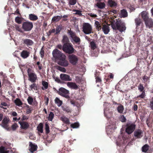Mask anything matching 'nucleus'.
<instances>
[{
  "label": "nucleus",
  "mask_w": 153,
  "mask_h": 153,
  "mask_svg": "<svg viewBox=\"0 0 153 153\" xmlns=\"http://www.w3.org/2000/svg\"><path fill=\"white\" fill-rule=\"evenodd\" d=\"M111 27L114 30H118L120 32L124 31L126 28L124 23L120 21L113 23L111 24Z\"/></svg>",
  "instance_id": "obj_1"
},
{
  "label": "nucleus",
  "mask_w": 153,
  "mask_h": 153,
  "mask_svg": "<svg viewBox=\"0 0 153 153\" xmlns=\"http://www.w3.org/2000/svg\"><path fill=\"white\" fill-rule=\"evenodd\" d=\"M104 106L105 116L107 118H110L113 113L111 105L108 103L105 102L104 104Z\"/></svg>",
  "instance_id": "obj_2"
},
{
  "label": "nucleus",
  "mask_w": 153,
  "mask_h": 153,
  "mask_svg": "<svg viewBox=\"0 0 153 153\" xmlns=\"http://www.w3.org/2000/svg\"><path fill=\"white\" fill-rule=\"evenodd\" d=\"M82 31L85 34H89L93 33L92 26L88 23H84L82 26Z\"/></svg>",
  "instance_id": "obj_3"
},
{
  "label": "nucleus",
  "mask_w": 153,
  "mask_h": 153,
  "mask_svg": "<svg viewBox=\"0 0 153 153\" xmlns=\"http://www.w3.org/2000/svg\"><path fill=\"white\" fill-rule=\"evenodd\" d=\"M62 50L68 54L73 53L74 50L72 45L71 43L64 44L62 47Z\"/></svg>",
  "instance_id": "obj_4"
},
{
  "label": "nucleus",
  "mask_w": 153,
  "mask_h": 153,
  "mask_svg": "<svg viewBox=\"0 0 153 153\" xmlns=\"http://www.w3.org/2000/svg\"><path fill=\"white\" fill-rule=\"evenodd\" d=\"M68 34L71 38L72 42H74L78 44H79L80 41V39L77 36L75 33L71 30H68Z\"/></svg>",
  "instance_id": "obj_5"
},
{
  "label": "nucleus",
  "mask_w": 153,
  "mask_h": 153,
  "mask_svg": "<svg viewBox=\"0 0 153 153\" xmlns=\"http://www.w3.org/2000/svg\"><path fill=\"white\" fill-rule=\"evenodd\" d=\"M33 26V24L32 22L27 21L23 23L22 27L25 31H28L30 30Z\"/></svg>",
  "instance_id": "obj_6"
},
{
  "label": "nucleus",
  "mask_w": 153,
  "mask_h": 153,
  "mask_svg": "<svg viewBox=\"0 0 153 153\" xmlns=\"http://www.w3.org/2000/svg\"><path fill=\"white\" fill-rule=\"evenodd\" d=\"M52 54L53 57L57 60H59L65 55L57 49H55L53 51Z\"/></svg>",
  "instance_id": "obj_7"
},
{
  "label": "nucleus",
  "mask_w": 153,
  "mask_h": 153,
  "mask_svg": "<svg viewBox=\"0 0 153 153\" xmlns=\"http://www.w3.org/2000/svg\"><path fill=\"white\" fill-rule=\"evenodd\" d=\"M66 56L65 55L58 60L57 63L59 65L64 67H67L69 65L68 62L66 60Z\"/></svg>",
  "instance_id": "obj_8"
},
{
  "label": "nucleus",
  "mask_w": 153,
  "mask_h": 153,
  "mask_svg": "<svg viewBox=\"0 0 153 153\" xmlns=\"http://www.w3.org/2000/svg\"><path fill=\"white\" fill-rule=\"evenodd\" d=\"M136 126L133 123L128 124L126 125V132L128 134L132 133L135 129Z\"/></svg>",
  "instance_id": "obj_9"
},
{
  "label": "nucleus",
  "mask_w": 153,
  "mask_h": 153,
  "mask_svg": "<svg viewBox=\"0 0 153 153\" xmlns=\"http://www.w3.org/2000/svg\"><path fill=\"white\" fill-rule=\"evenodd\" d=\"M29 69L27 70L28 80L31 82L33 83L36 82L37 79V76L36 74L34 72H30Z\"/></svg>",
  "instance_id": "obj_10"
},
{
  "label": "nucleus",
  "mask_w": 153,
  "mask_h": 153,
  "mask_svg": "<svg viewBox=\"0 0 153 153\" xmlns=\"http://www.w3.org/2000/svg\"><path fill=\"white\" fill-rule=\"evenodd\" d=\"M58 93L62 96L66 98L69 97L68 95L69 93V91L61 87L60 88Z\"/></svg>",
  "instance_id": "obj_11"
},
{
  "label": "nucleus",
  "mask_w": 153,
  "mask_h": 153,
  "mask_svg": "<svg viewBox=\"0 0 153 153\" xmlns=\"http://www.w3.org/2000/svg\"><path fill=\"white\" fill-rule=\"evenodd\" d=\"M68 59L70 62L73 65H76L78 60L77 56L74 54L69 55Z\"/></svg>",
  "instance_id": "obj_12"
},
{
  "label": "nucleus",
  "mask_w": 153,
  "mask_h": 153,
  "mask_svg": "<svg viewBox=\"0 0 153 153\" xmlns=\"http://www.w3.org/2000/svg\"><path fill=\"white\" fill-rule=\"evenodd\" d=\"M9 119L7 117H5L2 122L1 126L4 128L6 129L7 130H9L10 128H8L7 124L9 121Z\"/></svg>",
  "instance_id": "obj_13"
},
{
  "label": "nucleus",
  "mask_w": 153,
  "mask_h": 153,
  "mask_svg": "<svg viewBox=\"0 0 153 153\" xmlns=\"http://www.w3.org/2000/svg\"><path fill=\"white\" fill-rule=\"evenodd\" d=\"M60 77L61 79L63 81H71L72 80V79L70 76L66 74H61Z\"/></svg>",
  "instance_id": "obj_14"
},
{
  "label": "nucleus",
  "mask_w": 153,
  "mask_h": 153,
  "mask_svg": "<svg viewBox=\"0 0 153 153\" xmlns=\"http://www.w3.org/2000/svg\"><path fill=\"white\" fill-rule=\"evenodd\" d=\"M140 14L145 22L149 19L148 12L146 11H143L140 13Z\"/></svg>",
  "instance_id": "obj_15"
},
{
  "label": "nucleus",
  "mask_w": 153,
  "mask_h": 153,
  "mask_svg": "<svg viewBox=\"0 0 153 153\" xmlns=\"http://www.w3.org/2000/svg\"><path fill=\"white\" fill-rule=\"evenodd\" d=\"M19 123L20 125V128L21 129H27L29 126L28 123L25 121H19Z\"/></svg>",
  "instance_id": "obj_16"
},
{
  "label": "nucleus",
  "mask_w": 153,
  "mask_h": 153,
  "mask_svg": "<svg viewBox=\"0 0 153 153\" xmlns=\"http://www.w3.org/2000/svg\"><path fill=\"white\" fill-rule=\"evenodd\" d=\"M37 148V146L33 144L31 142H29V150L31 153L36 150Z\"/></svg>",
  "instance_id": "obj_17"
},
{
  "label": "nucleus",
  "mask_w": 153,
  "mask_h": 153,
  "mask_svg": "<svg viewBox=\"0 0 153 153\" xmlns=\"http://www.w3.org/2000/svg\"><path fill=\"white\" fill-rule=\"evenodd\" d=\"M23 44L27 46H31L33 44V42L29 39H23Z\"/></svg>",
  "instance_id": "obj_18"
},
{
  "label": "nucleus",
  "mask_w": 153,
  "mask_h": 153,
  "mask_svg": "<svg viewBox=\"0 0 153 153\" xmlns=\"http://www.w3.org/2000/svg\"><path fill=\"white\" fill-rule=\"evenodd\" d=\"M134 135L137 138H141L143 136V133L141 130L138 129L135 131Z\"/></svg>",
  "instance_id": "obj_19"
},
{
  "label": "nucleus",
  "mask_w": 153,
  "mask_h": 153,
  "mask_svg": "<svg viewBox=\"0 0 153 153\" xmlns=\"http://www.w3.org/2000/svg\"><path fill=\"white\" fill-rule=\"evenodd\" d=\"M146 27L150 28L153 27V22L152 19H149L145 22Z\"/></svg>",
  "instance_id": "obj_20"
},
{
  "label": "nucleus",
  "mask_w": 153,
  "mask_h": 153,
  "mask_svg": "<svg viewBox=\"0 0 153 153\" xmlns=\"http://www.w3.org/2000/svg\"><path fill=\"white\" fill-rule=\"evenodd\" d=\"M102 30L105 34H108L110 31V28L108 25H104L102 28Z\"/></svg>",
  "instance_id": "obj_21"
},
{
  "label": "nucleus",
  "mask_w": 153,
  "mask_h": 153,
  "mask_svg": "<svg viewBox=\"0 0 153 153\" xmlns=\"http://www.w3.org/2000/svg\"><path fill=\"white\" fill-rule=\"evenodd\" d=\"M30 53L26 51H23L21 53V56L24 59L27 58L29 55Z\"/></svg>",
  "instance_id": "obj_22"
},
{
  "label": "nucleus",
  "mask_w": 153,
  "mask_h": 153,
  "mask_svg": "<svg viewBox=\"0 0 153 153\" xmlns=\"http://www.w3.org/2000/svg\"><path fill=\"white\" fill-rule=\"evenodd\" d=\"M67 85L69 87L72 89H77L78 88L77 85L75 83L72 82H68Z\"/></svg>",
  "instance_id": "obj_23"
},
{
  "label": "nucleus",
  "mask_w": 153,
  "mask_h": 153,
  "mask_svg": "<svg viewBox=\"0 0 153 153\" xmlns=\"http://www.w3.org/2000/svg\"><path fill=\"white\" fill-rule=\"evenodd\" d=\"M60 119L61 121L66 124H70V123L69 119L64 115L62 116Z\"/></svg>",
  "instance_id": "obj_24"
},
{
  "label": "nucleus",
  "mask_w": 153,
  "mask_h": 153,
  "mask_svg": "<svg viewBox=\"0 0 153 153\" xmlns=\"http://www.w3.org/2000/svg\"><path fill=\"white\" fill-rule=\"evenodd\" d=\"M29 18L31 21H35L38 19V17L34 14L31 13L29 15Z\"/></svg>",
  "instance_id": "obj_25"
},
{
  "label": "nucleus",
  "mask_w": 153,
  "mask_h": 153,
  "mask_svg": "<svg viewBox=\"0 0 153 153\" xmlns=\"http://www.w3.org/2000/svg\"><path fill=\"white\" fill-rule=\"evenodd\" d=\"M95 5L98 7V8L102 9L105 7V4L104 3L100 2L99 1V2H98L97 3L95 4Z\"/></svg>",
  "instance_id": "obj_26"
},
{
  "label": "nucleus",
  "mask_w": 153,
  "mask_h": 153,
  "mask_svg": "<svg viewBox=\"0 0 153 153\" xmlns=\"http://www.w3.org/2000/svg\"><path fill=\"white\" fill-rule=\"evenodd\" d=\"M101 25V23L100 22L97 21H95L94 25L96 27V29L98 30H100L102 29Z\"/></svg>",
  "instance_id": "obj_27"
},
{
  "label": "nucleus",
  "mask_w": 153,
  "mask_h": 153,
  "mask_svg": "<svg viewBox=\"0 0 153 153\" xmlns=\"http://www.w3.org/2000/svg\"><path fill=\"white\" fill-rule=\"evenodd\" d=\"M62 17V16H55L52 18V22H57L60 20Z\"/></svg>",
  "instance_id": "obj_28"
},
{
  "label": "nucleus",
  "mask_w": 153,
  "mask_h": 153,
  "mask_svg": "<svg viewBox=\"0 0 153 153\" xmlns=\"http://www.w3.org/2000/svg\"><path fill=\"white\" fill-rule=\"evenodd\" d=\"M10 151L4 147L3 146L0 147V153H10Z\"/></svg>",
  "instance_id": "obj_29"
},
{
  "label": "nucleus",
  "mask_w": 153,
  "mask_h": 153,
  "mask_svg": "<svg viewBox=\"0 0 153 153\" xmlns=\"http://www.w3.org/2000/svg\"><path fill=\"white\" fill-rule=\"evenodd\" d=\"M120 16L121 17L123 18L127 16L128 13L126 10L124 9L121 10Z\"/></svg>",
  "instance_id": "obj_30"
},
{
  "label": "nucleus",
  "mask_w": 153,
  "mask_h": 153,
  "mask_svg": "<svg viewBox=\"0 0 153 153\" xmlns=\"http://www.w3.org/2000/svg\"><path fill=\"white\" fill-rule=\"evenodd\" d=\"M55 102L57 105L58 107H60L62 105V102L58 98L56 97L55 100Z\"/></svg>",
  "instance_id": "obj_31"
},
{
  "label": "nucleus",
  "mask_w": 153,
  "mask_h": 153,
  "mask_svg": "<svg viewBox=\"0 0 153 153\" xmlns=\"http://www.w3.org/2000/svg\"><path fill=\"white\" fill-rule=\"evenodd\" d=\"M108 4L111 7H115L117 5V3L112 0H109L108 1Z\"/></svg>",
  "instance_id": "obj_32"
},
{
  "label": "nucleus",
  "mask_w": 153,
  "mask_h": 153,
  "mask_svg": "<svg viewBox=\"0 0 153 153\" xmlns=\"http://www.w3.org/2000/svg\"><path fill=\"white\" fill-rule=\"evenodd\" d=\"M149 146L147 144H146L144 145L142 147V151L143 152H146L149 149Z\"/></svg>",
  "instance_id": "obj_33"
},
{
  "label": "nucleus",
  "mask_w": 153,
  "mask_h": 153,
  "mask_svg": "<svg viewBox=\"0 0 153 153\" xmlns=\"http://www.w3.org/2000/svg\"><path fill=\"white\" fill-rule=\"evenodd\" d=\"M135 22L137 26H139L142 22V20L140 18H137L135 19Z\"/></svg>",
  "instance_id": "obj_34"
},
{
  "label": "nucleus",
  "mask_w": 153,
  "mask_h": 153,
  "mask_svg": "<svg viewBox=\"0 0 153 153\" xmlns=\"http://www.w3.org/2000/svg\"><path fill=\"white\" fill-rule=\"evenodd\" d=\"M42 84L44 87H42V89L44 90L48 88V83L46 81H42Z\"/></svg>",
  "instance_id": "obj_35"
},
{
  "label": "nucleus",
  "mask_w": 153,
  "mask_h": 153,
  "mask_svg": "<svg viewBox=\"0 0 153 153\" xmlns=\"http://www.w3.org/2000/svg\"><path fill=\"white\" fill-rule=\"evenodd\" d=\"M43 126L42 123H40L37 127L38 131L41 133L43 132Z\"/></svg>",
  "instance_id": "obj_36"
},
{
  "label": "nucleus",
  "mask_w": 153,
  "mask_h": 153,
  "mask_svg": "<svg viewBox=\"0 0 153 153\" xmlns=\"http://www.w3.org/2000/svg\"><path fill=\"white\" fill-rule=\"evenodd\" d=\"M54 116V114L52 112H51L49 114L48 116V120L50 121H52Z\"/></svg>",
  "instance_id": "obj_37"
},
{
  "label": "nucleus",
  "mask_w": 153,
  "mask_h": 153,
  "mask_svg": "<svg viewBox=\"0 0 153 153\" xmlns=\"http://www.w3.org/2000/svg\"><path fill=\"white\" fill-rule=\"evenodd\" d=\"M37 89V87L35 83H33L31 84L30 86V90H36Z\"/></svg>",
  "instance_id": "obj_38"
},
{
  "label": "nucleus",
  "mask_w": 153,
  "mask_h": 153,
  "mask_svg": "<svg viewBox=\"0 0 153 153\" xmlns=\"http://www.w3.org/2000/svg\"><path fill=\"white\" fill-rule=\"evenodd\" d=\"M14 26L16 30L21 33L23 32V30L20 27V25L15 24L14 25Z\"/></svg>",
  "instance_id": "obj_39"
},
{
  "label": "nucleus",
  "mask_w": 153,
  "mask_h": 153,
  "mask_svg": "<svg viewBox=\"0 0 153 153\" xmlns=\"http://www.w3.org/2000/svg\"><path fill=\"white\" fill-rule=\"evenodd\" d=\"M90 45L91 49L94 50L97 48L96 45L94 41H91L90 42Z\"/></svg>",
  "instance_id": "obj_40"
},
{
  "label": "nucleus",
  "mask_w": 153,
  "mask_h": 153,
  "mask_svg": "<svg viewBox=\"0 0 153 153\" xmlns=\"http://www.w3.org/2000/svg\"><path fill=\"white\" fill-rule=\"evenodd\" d=\"M62 42L64 44L68 43L69 42V40L67 36H63Z\"/></svg>",
  "instance_id": "obj_41"
},
{
  "label": "nucleus",
  "mask_w": 153,
  "mask_h": 153,
  "mask_svg": "<svg viewBox=\"0 0 153 153\" xmlns=\"http://www.w3.org/2000/svg\"><path fill=\"white\" fill-rule=\"evenodd\" d=\"M138 89L140 92L145 91L144 87L141 84H140L138 87Z\"/></svg>",
  "instance_id": "obj_42"
},
{
  "label": "nucleus",
  "mask_w": 153,
  "mask_h": 153,
  "mask_svg": "<svg viewBox=\"0 0 153 153\" xmlns=\"http://www.w3.org/2000/svg\"><path fill=\"white\" fill-rule=\"evenodd\" d=\"M56 69L60 71L63 73H65L66 72V69L65 68H63L59 66H58L56 67Z\"/></svg>",
  "instance_id": "obj_43"
},
{
  "label": "nucleus",
  "mask_w": 153,
  "mask_h": 153,
  "mask_svg": "<svg viewBox=\"0 0 153 153\" xmlns=\"http://www.w3.org/2000/svg\"><path fill=\"white\" fill-rule=\"evenodd\" d=\"M79 124L78 123H74L71 124V127L73 128H77L79 127Z\"/></svg>",
  "instance_id": "obj_44"
},
{
  "label": "nucleus",
  "mask_w": 153,
  "mask_h": 153,
  "mask_svg": "<svg viewBox=\"0 0 153 153\" xmlns=\"http://www.w3.org/2000/svg\"><path fill=\"white\" fill-rule=\"evenodd\" d=\"M124 110L123 107L122 105H120L117 108V110L119 112L122 113L123 112Z\"/></svg>",
  "instance_id": "obj_45"
},
{
  "label": "nucleus",
  "mask_w": 153,
  "mask_h": 153,
  "mask_svg": "<svg viewBox=\"0 0 153 153\" xmlns=\"http://www.w3.org/2000/svg\"><path fill=\"white\" fill-rule=\"evenodd\" d=\"M150 77L146 76H145L143 77V80L144 82L145 83L147 82L148 81H149V80Z\"/></svg>",
  "instance_id": "obj_46"
},
{
  "label": "nucleus",
  "mask_w": 153,
  "mask_h": 153,
  "mask_svg": "<svg viewBox=\"0 0 153 153\" xmlns=\"http://www.w3.org/2000/svg\"><path fill=\"white\" fill-rule=\"evenodd\" d=\"M15 22L18 23V24H21L22 23V20L20 17L19 16H17L16 17L15 19Z\"/></svg>",
  "instance_id": "obj_47"
},
{
  "label": "nucleus",
  "mask_w": 153,
  "mask_h": 153,
  "mask_svg": "<svg viewBox=\"0 0 153 153\" xmlns=\"http://www.w3.org/2000/svg\"><path fill=\"white\" fill-rule=\"evenodd\" d=\"M120 120L121 122H126V119L124 116L122 115L120 116Z\"/></svg>",
  "instance_id": "obj_48"
},
{
  "label": "nucleus",
  "mask_w": 153,
  "mask_h": 153,
  "mask_svg": "<svg viewBox=\"0 0 153 153\" xmlns=\"http://www.w3.org/2000/svg\"><path fill=\"white\" fill-rule=\"evenodd\" d=\"M28 102L29 104H31L33 102V99L31 97H29L27 99Z\"/></svg>",
  "instance_id": "obj_49"
},
{
  "label": "nucleus",
  "mask_w": 153,
  "mask_h": 153,
  "mask_svg": "<svg viewBox=\"0 0 153 153\" xmlns=\"http://www.w3.org/2000/svg\"><path fill=\"white\" fill-rule=\"evenodd\" d=\"M61 29L62 28L61 27H60V26H58L56 29V33L55 34H57L58 33H59Z\"/></svg>",
  "instance_id": "obj_50"
},
{
  "label": "nucleus",
  "mask_w": 153,
  "mask_h": 153,
  "mask_svg": "<svg viewBox=\"0 0 153 153\" xmlns=\"http://www.w3.org/2000/svg\"><path fill=\"white\" fill-rule=\"evenodd\" d=\"M18 126L16 123H14L12 126V128L13 131H15Z\"/></svg>",
  "instance_id": "obj_51"
},
{
  "label": "nucleus",
  "mask_w": 153,
  "mask_h": 153,
  "mask_svg": "<svg viewBox=\"0 0 153 153\" xmlns=\"http://www.w3.org/2000/svg\"><path fill=\"white\" fill-rule=\"evenodd\" d=\"M45 127L46 133H48L50 131L49 127L48 124L47 123L45 124Z\"/></svg>",
  "instance_id": "obj_52"
},
{
  "label": "nucleus",
  "mask_w": 153,
  "mask_h": 153,
  "mask_svg": "<svg viewBox=\"0 0 153 153\" xmlns=\"http://www.w3.org/2000/svg\"><path fill=\"white\" fill-rule=\"evenodd\" d=\"M74 12H76V13H75L76 14L78 15L79 16H81L82 15L81 13V11L78 10H73Z\"/></svg>",
  "instance_id": "obj_53"
},
{
  "label": "nucleus",
  "mask_w": 153,
  "mask_h": 153,
  "mask_svg": "<svg viewBox=\"0 0 153 153\" xmlns=\"http://www.w3.org/2000/svg\"><path fill=\"white\" fill-rule=\"evenodd\" d=\"M76 0H70L69 3L71 5H74L76 3Z\"/></svg>",
  "instance_id": "obj_54"
},
{
  "label": "nucleus",
  "mask_w": 153,
  "mask_h": 153,
  "mask_svg": "<svg viewBox=\"0 0 153 153\" xmlns=\"http://www.w3.org/2000/svg\"><path fill=\"white\" fill-rule=\"evenodd\" d=\"M71 104L73 105L74 106H75V105L77 107H79L81 105V104H77L76 103H74V102L73 101H71Z\"/></svg>",
  "instance_id": "obj_55"
},
{
  "label": "nucleus",
  "mask_w": 153,
  "mask_h": 153,
  "mask_svg": "<svg viewBox=\"0 0 153 153\" xmlns=\"http://www.w3.org/2000/svg\"><path fill=\"white\" fill-rule=\"evenodd\" d=\"M15 103L18 106L21 105L22 104V102L19 100H15Z\"/></svg>",
  "instance_id": "obj_56"
},
{
  "label": "nucleus",
  "mask_w": 153,
  "mask_h": 153,
  "mask_svg": "<svg viewBox=\"0 0 153 153\" xmlns=\"http://www.w3.org/2000/svg\"><path fill=\"white\" fill-rule=\"evenodd\" d=\"M40 55L41 56V57L42 58H43V57L44 56V51L43 49V48L42 47L41 48V51L40 52Z\"/></svg>",
  "instance_id": "obj_57"
},
{
  "label": "nucleus",
  "mask_w": 153,
  "mask_h": 153,
  "mask_svg": "<svg viewBox=\"0 0 153 153\" xmlns=\"http://www.w3.org/2000/svg\"><path fill=\"white\" fill-rule=\"evenodd\" d=\"M145 91L142 92V94L137 97H140L141 98H143L145 96Z\"/></svg>",
  "instance_id": "obj_58"
},
{
  "label": "nucleus",
  "mask_w": 153,
  "mask_h": 153,
  "mask_svg": "<svg viewBox=\"0 0 153 153\" xmlns=\"http://www.w3.org/2000/svg\"><path fill=\"white\" fill-rule=\"evenodd\" d=\"M88 15L91 17L93 18H96L97 17V15L91 13H88Z\"/></svg>",
  "instance_id": "obj_59"
},
{
  "label": "nucleus",
  "mask_w": 153,
  "mask_h": 153,
  "mask_svg": "<svg viewBox=\"0 0 153 153\" xmlns=\"http://www.w3.org/2000/svg\"><path fill=\"white\" fill-rule=\"evenodd\" d=\"M62 109L64 111H66L67 112H69L70 111V110L69 108L67 107H62Z\"/></svg>",
  "instance_id": "obj_60"
},
{
  "label": "nucleus",
  "mask_w": 153,
  "mask_h": 153,
  "mask_svg": "<svg viewBox=\"0 0 153 153\" xmlns=\"http://www.w3.org/2000/svg\"><path fill=\"white\" fill-rule=\"evenodd\" d=\"M28 119V118L26 116L23 115V116L22 117V120H27Z\"/></svg>",
  "instance_id": "obj_61"
},
{
  "label": "nucleus",
  "mask_w": 153,
  "mask_h": 153,
  "mask_svg": "<svg viewBox=\"0 0 153 153\" xmlns=\"http://www.w3.org/2000/svg\"><path fill=\"white\" fill-rule=\"evenodd\" d=\"M96 81L97 82H100L101 81V80L100 78L99 77H97L96 78Z\"/></svg>",
  "instance_id": "obj_62"
},
{
  "label": "nucleus",
  "mask_w": 153,
  "mask_h": 153,
  "mask_svg": "<svg viewBox=\"0 0 153 153\" xmlns=\"http://www.w3.org/2000/svg\"><path fill=\"white\" fill-rule=\"evenodd\" d=\"M150 107L152 110H153V101L150 102Z\"/></svg>",
  "instance_id": "obj_63"
},
{
  "label": "nucleus",
  "mask_w": 153,
  "mask_h": 153,
  "mask_svg": "<svg viewBox=\"0 0 153 153\" xmlns=\"http://www.w3.org/2000/svg\"><path fill=\"white\" fill-rule=\"evenodd\" d=\"M1 105L4 106H7V104L5 102H3L1 103Z\"/></svg>",
  "instance_id": "obj_64"
}]
</instances>
